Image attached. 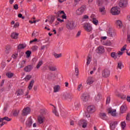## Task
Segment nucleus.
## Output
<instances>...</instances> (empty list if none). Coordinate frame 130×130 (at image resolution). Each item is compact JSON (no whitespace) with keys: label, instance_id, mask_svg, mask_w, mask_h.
Masks as SVG:
<instances>
[{"label":"nucleus","instance_id":"nucleus-1","mask_svg":"<svg viewBox=\"0 0 130 130\" xmlns=\"http://www.w3.org/2000/svg\"><path fill=\"white\" fill-rule=\"evenodd\" d=\"M95 112V107L93 106H89L87 107V111L85 112L86 117H90V113Z\"/></svg>","mask_w":130,"mask_h":130},{"label":"nucleus","instance_id":"nucleus-2","mask_svg":"<svg viewBox=\"0 0 130 130\" xmlns=\"http://www.w3.org/2000/svg\"><path fill=\"white\" fill-rule=\"evenodd\" d=\"M76 27V24L74 21H68L66 23V28L68 30H73Z\"/></svg>","mask_w":130,"mask_h":130},{"label":"nucleus","instance_id":"nucleus-3","mask_svg":"<svg viewBox=\"0 0 130 130\" xmlns=\"http://www.w3.org/2000/svg\"><path fill=\"white\" fill-rule=\"evenodd\" d=\"M86 11V6L83 5L80 8H78L76 11V14L78 16H81L83 15L85 11Z\"/></svg>","mask_w":130,"mask_h":130},{"label":"nucleus","instance_id":"nucleus-4","mask_svg":"<svg viewBox=\"0 0 130 130\" xmlns=\"http://www.w3.org/2000/svg\"><path fill=\"white\" fill-rule=\"evenodd\" d=\"M111 13L112 15H118L120 13V9L118 7H113L111 10Z\"/></svg>","mask_w":130,"mask_h":130},{"label":"nucleus","instance_id":"nucleus-5","mask_svg":"<svg viewBox=\"0 0 130 130\" xmlns=\"http://www.w3.org/2000/svg\"><path fill=\"white\" fill-rule=\"evenodd\" d=\"M84 29L86 31V32H91L93 28H92V26L90 23H85L83 26Z\"/></svg>","mask_w":130,"mask_h":130},{"label":"nucleus","instance_id":"nucleus-6","mask_svg":"<svg viewBox=\"0 0 130 130\" xmlns=\"http://www.w3.org/2000/svg\"><path fill=\"white\" fill-rule=\"evenodd\" d=\"M87 123L88 122H87V120L84 119L80 120L78 122L79 125L82 126L84 128L87 126Z\"/></svg>","mask_w":130,"mask_h":130},{"label":"nucleus","instance_id":"nucleus-7","mask_svg":"<svg viewBox=\"0 0 130 130\" xmlns=\"http://www.w3.org/2000/svg\"><path fill=\"white\" fill-rule=\"evenodd\" d=\"M30 111H31V110L30 109V108L29 107L24 108L22 111V115H23V116L28 115V114H30Z\"/></svg>","mask_w":130,"mask_h":130},{"label":"nucleus","instance_id":"nucleus-8","mask_svg":"<svg viewBox=\"0 0 130 130\" xmlns=\"http://www.w3.org/2000/svg\"><path fill=\"white\" fill-rule=\"evenodd\" d=\"M102 77L104 78H107L110 75V71L108 69H105L102 72Z\"/></svg>","mask_w":130,"mask_h":130},{"label":"nucleus","instance_id":"nucleus-9","mask_svg":"<svg viewBox=\"0 0 130 130\" xmlns=\"http://www.w3.org/2000/svg\"><path fill=\"white\" fill-rule=\"evenodd\" d=\"M127 5V0H120L119 6L120 8H124Z\"/></svg>","mask_w":130,"mask_h":130},{"label":"nucleus","instance_id":"nucleus-10","mask_svg":"<svg viewBox=\"0 0 130 130\" xmlns=\"http://www.w3.org/2000/svg\"><path fill=\"white\" fill-rule=\"evenodd\" d=\"M89 98H90V96L88 93H83L81 96V99L84 102H87L89 100Z\"/></svg>","mask_w":130,"mask_h":130},{"label":"nucleus","instance_id":"nucleus-11","mask_svg":"<svg viewBox=\"0 0 130 130\" xmlns=\"http://www.w3.org/2000/svg\"><path fill=\"white\" fill-rule=\"evenodd\" d=\"M62 98L64 100L67 99H71V98H73V95L70 93H64L62 95Z\"/></svg>","mask_w":130,"mask_h":130},{"label":"nucleus","instance_id":"nucleus-12","mask_svg":"<svg viewBox=\"0 0 130 130\" xmlns=\"http://www.w3.org/2000/svg\"><path fill=\"white\" fill-rule=\"evenodd\" d=\"M107 34L108 36H110V37H113V36H115L116 34L112 28H109L107 31Z\"/></svg>","mask_w":130,"mask_h":130},{"label":"nucleus","instance_id":"nucleus-13","mask_svg":"<svg viewBox=\"0 0 130 130\" xmlns=\"http://www.w3.org/2000/svg\"><path fill=\"white\" fill-rule=\"evenodd\" d=\"M32 123H33V121H32V118L29 117L26 121V125L27 127H31L32 126Z\"/></svg>","mask_w":130,"mask_h":130},{"label":"nucleus","instance_id":"nucleus-14","mask_svg":"<svg viewBox=\"0 0 130 130\" xmlns=\"http://www.w3.org/2000/svg\"><path fill=\"white\" fill-rule=\"evenodd\" d=\"M108 113H110L112 115V116H115L116 115V110L112 109L111 108H109L108 109Z\"/></svg>","mask_w":130,"mask_h":130},{"label":"nucleus","instance_id":"nucleus-15","mask_svg":"<svg viewBox=\"0 0 130 130\" xmlns=\"http://www.w3.org/2000/svg\"><path fill=\"white\" fill-rule=\"evenodd\" d=\"M58 17H61L62 19H67V16L64 14L63 11H59L57 12Z\"/></svg>","mask_w":130,"mask_h":130},{"label":"nucleus","instance_id":"nucleus-16","mask_svg":"<svg viewBox=\"0 0 130 130\" xmlns=\"http://www.w3.org/2000/svg\"><path fill=\"white\" fill-rule=\"evenodd\" d=\"M94 83V78L93 77H89L86 80L87 85H92Z\"/></svg>","mask_w":130,"mask_h":130},{"label":"nucleus","instance_id":"nucleus-17","mask_svg":"<svg viewBox=\"0 0 130 130\" xmlns=\"http://www.w3.org/2000/svg\"><path fill=\"white\" fill-rule=\"evenodd\" d=\"M91 18L92 19V23H93V24L95 25V26H97L98 24H99V21H98V19L94 17V15H91Z\"/></svg>","mask_w":130,"mask_h":130},{"label":"nucleus","instance_id":"nucleus-18","mask_svg":"<svg viewBox=\"0 0 130 130\" xmlns=\"http://www.w3.org/2000/svg\"><path fill=\"white\" fill-rule=\"evenodd\" d=\"M32 69H33V67H32V66L28 65L24 68V71L26 73H29L31 72V71H32Z\"/></svg>","mask_w":130,"mask_h":130},{"label":"nucleus","instance_id":"nucleus-19","mask_svg":"<svg viewBox=\"0 0 130 130\" xmlns=\"http://www.w3.org/2000/svg\"><path fill=\"white\" fill-rule=\"evenodd\" d=\"M99 12H100L102 15H105V14H106V11L105 10V7L103 6L100 7Z\"/></svg>","mask_w":130,"mask_h":130},{"label":"nucleus","instance_id":"nucleus-20","mask_svg":"<svg viewBox=\"0 0 130 130\" xmlns=\"http://www.w3.org/2000/svg\"><path fill=\"white\" fill-rule=\"evenodd\" d=\"M102 99V95L100 93H98L94 98V100H95V101H96V102H99V101H100V100H101Z\"/></svg>","mask_w":130,"mask_h":130},{"label":"nucleus","instance_id":"nucleus-21","mask_svg":"<svg viewBox=\"0 0 130 130\" xmlns=\"http://www.w3.org/2000/svg\"><path fill=\"white\" fill-rule=\"evenodd\" d=\"M104 51V47L103 46H101L96 49V52L98 53H103Z\"/></svg>","mask_w":130,"mask_h":130},{"label":"nucleus","instance_id":"nucleus-22","mask_svg":"<svg viewBox=\"0 0 130 130\" xmlns=\"http://www.w3.org/2000/svg\"><path fill=\"white\" fill-rule=\"evenodd\" d=\"M126 109H127L126 105H122L120 108V113H125V111H126Z\"/></svg>","mask_w":130,"mask_h":130},{"label":"nucleus","instance_id":"nucleus-23","mask_svg":"<svg viewBox=\"0 0 130 130\" xmlns=\"http://www.w3.org/2000/svg\"><path fill=\"white\" fill-rule=\"evenodd\" d=\"M54 92L57 93L60 91V86L58 85H55L53 87Z\"/></svg>","mask_w":130,"mask_h":130},{"label":"nucleus","instance_id":"nucleus-24","mask_svg":"<svg viewBox=\"0 0 130 130\" xmlns=\"http://www.w3.org/2000/svg\"><path fill=\"white\" fill-rule=\"evenodd\" d=\"M45 118L44 117V116H39L38 118V122L39 123H43V122H44Z\"/></svg>","mask_w":130,"mask_h":130},{"label":"nucleus","instance_id":"nucleus-25","mask_svg":"<svg viewBox=\"0 0 130 130\" xmlns=\"http://www.w3.org/2000/svg\"><path fill=\"white\" fill-rule=\"evenodd\" d=\"M100 117L104 120H106V119H107V116H106V114L105 113H101L100 114Z\"/></svg>","mask_w":130,"mask_h":130},{"label":"nucleus","instance_id":"nucleus-26","mask_svg":"<svg viewBox=\"0 0 130 130\" xmlns=\"http://www.w3.org/2000/svg\"><path fill=\"white\" fill-rule=\"evenodd\" d=\"M86 65L85 66L86 67H88V64H90V63L91 62V61L92 60V57L91 55H89L86 58Z\"/></svg>","mask_w":130,"mask_h":130},{"label":"nucleus","instance_id":"nucleus-27","mask_svg":"<svg viewBox=\"0 0 130 130\" xmlns=\"http://www.w3.org/2000/svg\"><path fill=\"white\" fill-rule=\"evenodd\" d=\"M18 36L19 34L16 32H12L11 35V37L12 38V39H17Z\"/></svg>","mask_w":130,"mask_h":130},{"label":"nucleus","instance_id":"nucleus-28","mask_svg":"<svg viewBox=\"0 0 130 130\" xmlns=\"http://www.w3.org/2000/svg\"><path fill=\"white\" fill-rule=\"evenodd\" d=\"M4 120H6V121H11L12 120V119L9 118L8 117H5L4 118H0V122H3Z\"/></svg>","mask_w":130,"mask_h":130},{"label":"nucleus","instance_id":"nucleus-29","mask_svg":"<svg viewBox=\"0 0 130 130\" xmlns=\"http://www.w3.org/2000/svg\"><path fill=\"white\" fill-rule=\"evenodd\" d=\"M16 94L17 96H21V95H23L24 94V90L23 89H18Z\"/></svg>","mask_w":130,"mask_h":130},{"label":"nucleus","instance_id":"nucleus-30","mask_svg":"<svg viewBox=\"0 0 130 130\" xmlns=\"http://www.w3.org/2000/svg\"><path fill=\"white\" fill-rule=\"evenodd\" d=\"M34 83H35L34 80H32L31 81H30V82H29V84L28 86V90H31V89H32V88H33Z\"/></svg>","mask_w":130,"mask_h":130},{"label":"nucleus","instance_id":"nucleus-31","mask_svg":"<svg viewBox=\"0 0 130 130\" xmlns=\"http://www.w3.org/2000/svg\"><path fill=\"white\" fill-rule=\"evenodd\" d=\"M116 24L118 28H122V22L120 20H116Z\"/></svg>","mask_w":130,"mask_h":130},{"label":"nucleus","instance_id":"nucleus-32","mask_svg":"<svg viewBox=\"0 0 130 130\" xmlns=\"http://www.w3.org/2000/svg\"><path fill=\"white\" fill-rule=\"evenodd\" d=\"M49 69L50 71H52L53 72H55L57 71V68H56V66H49Z\"/></svg>","mask_w":130,"mask_h":130},{"label":"nucleus","instance_id":"nucleus-33","mask_svg":"<svg viewBox=\"0 0 130 130\" xmlns=\"http://www.w3.org/2000/svg\"><path fill=\"white\" fill-rule=\"evenodd\" d=\"M26 64V61L25 60H22L21 62H19V64L20 66V68L22 69V68H24L25 67V64Z\"/></svg>","mask_w":130,"mask_h":130},{"label":"nucleus","instance_id":"nucleus-34","mask_svg":"<svg viewBox=\"0 0 130 130\" xmlns=\"http://www.w3.org/2000/svg\"><path fill=\"white\" fill-rule=\"evenodd\" d=\"M26 47V44H20L17 47V49H24Z\"/></svg>","mask_w":130,"mask_h":130},{"label":"nucleus","instance_id":"nucleus-35","mask_svg":"<svg viewBox=\"0 0 130 130\" xmlns=\"http://www.w3.org/2000/svg\"><path fill=\"white\" fill-rule=\"evenodd\" d=\"M123 68V64H122V62L119 61L118 62V66H117V69H119V70H121Z\"/></svg>","mask_w":130,"mask_h":130},{"label":"nucleus","instance_id":"nucleus-36","mask_svg":"<svg viewBox=\"0 0 130 130\" xmlns=\"http://www.w3.org/2000/svg\"><path fill=\"white\" fill-rule=\"evenodd\" d=\"M116 127V124L115 123L110 124V128L111 130H114V129Z\"/></svg>","mask_w":130,"mask_h":130},{"label":"nucleus","instance_id":"nucleus-37","mask_svg":"<svg viewBox=\"0 0 130 130\" xmlns=\"http://www.w3.org/2000/svg\"><path fill=\"white\" fill-rule=\"evenodd\" d=\"M43 64V61L40 60L39 62L38 63L36 68L38 69L40 68L41 66H42Z\"/></svg>","mask_w":130,"mask_h":130},{"label":"nucleus","instance_id":"nucleus-38","mask_svg":"<svg viewBox=\"0 0 130 130\" xmlns=\"http://www.w3.org/2000/svg\"><path fill=\"white\" fill-rule=\"evenodd\" d=\"M117 53L113 52L111 53V56L113 57V58H114V59H116L118 56H117Z\"/></svg>","mask_w":130,"mask_h":130},{"label":"nucleus","instance_id":"nucleus-39","mask_svg":"<svg viewBox=\"0 0 130 130\" xmlns=\"http://www.w3.org/2000/svg\"><path fill=\"white\" fill-rule=\"evenodd\" d=\"M53 113L56 116H59V114H58V112H57V111L56 110V108L54 107L53 110Z\"/></svg>","mask_w":130,"mask_h":130},{"label":"nucleus","instance_id":"nucleus-40","mask_svg":"<svg viewBox=\"0 0 130 130\" xmlns=\"http://www.w3.org/2000/svg\"><path fill=\"white\" fill-rule=\"evenodd\" d=\"M7 77L8 78H11L14 76V73H12L11 72H8L6 74Z\"/></svg>","mask_w":130,"mask_h":130},{"label":"nucleus","instance_id":"nucleus-41","mask_svg":"<svg viewBox=\"0 0 130 130\" xmlns=\"http://www.w3.org/2000/svg\"><path fill=\"white\" fill-rule=\"evenodd\" d=\"M104 45H106V46H111L112 44L111 43V42L108 41L104 44Z\"/></svg>","mask_w":130,"mask_h":130},{"label":"nucleus","instance_id":"nucleus-42","mask_svg":"<svg viewBox=\"0 0 130 130\" xmlns=\"http://www.w3.org/2000/svg\"><path fill=\"white\" fill-rule=\"evenodd\" d=\"M11 51V46H8L6 47L5 52L6 53H9L10 51Z\"/></svg>","mask_w":130,"mask_h":130},{"label":"nucleus","instance_id":"nucleus-43","mask_svg":"<svg viewBox=\"0 0 130 130\" xmlns=\"http://www.w3.org/2000/svg\"><path fill=\"white\" fill-rule=\"evenodd\" d=\"M121 126L122 128V129H124V128L125 126H126V124L125 123V122H121Z\"/></svg>","mask_w":130,"mask_h":130},{"label":"nucleus","instance_id":"nucleus-44","mask_svg":"<svg viewBox=\"0 0 130 130\" xmlns=\"http://www.w3.org/2000/svg\"><path fill=\"white\" fill-rule=\"evenodd\" d=\"M80 105L79 103H75V109H76V110H78L79 109V108H80Z\"/></svg>","mask_w":130,"mask_h":130},{"label":"nucleus","instance_id":"nucleus-45","mask_svg":"<svg viewBox=\"0 0 130 130\" xmlns=\"http://www.w3.org/2000/svg\"><path fill=\"white\" fill-rule=\"evenodd\" d=\"M55 20V17L54 16H52L50 18V20L49 21V23L51 24H52L53 23V21Z\"/></svg>","mask_w":130,"mask_h":130},{"label":"nucleus","instance_id":"nucleus-46","mask_svg":"<svg viewBox=\"0 0 130 130\" xmlns=\"http://www.w3.org/2000/svg\"><path fill=\"white\" fill-rule=\"evenodd\" d=\"M54 56H55V58H59V57H61V54L54 53Z\"/></svg>","mask_w":130,"mask_h":130},{"label":"nucleus","instance_id":"nucleus-47","mask_svg":"<svg viewBox=\"0 0 130 130\" xmlns=\"http://www.w3.org/2000/svg\"><path fill=\"white\" fill-rule=\"evenodd\" d=\"M31 78H32L31 75H27L24 78V80L26 81H28L29 80H30V79H31Z\"/></svg>","mask_w":130,"mask_h":130},{"label":"nucleus","instance_id":"nucleus-48","mask_svg":"<svg viewBox=\"0 0 130 130\" xmlns=\"http://www.w3.org/2000/svg\"><path fill=\"white\" fill-rule=\"evenodd\" d=\"M83 89V85L82 84H79L77 87L78 91H81Z\"/></svg>","mask_w":130,"mask_h":130},{"label":"nucleus","instance_id":"nucleus-49","mask_svg":"<svg viewBox=\"0 0 130 130\" xmlns=\"http://www.w3.org/2000/svg\"><path fill=\"white\" fill-rule=\"evenodd\" d=\"M79 69H78V68L76 67L75 68V75L76 76H77V77H78V76H79Z\"/></svg>","mask_w":130,"mask_h":130},{"label":"nucleus","instance_id":"nucleus-50","mask_svg":"<svg viewBox=\"0 0 130 130\" xmlns=\"http://www.w3.org/2000/svg\"><path fill=\"white\" fill-rule=\"evenodd\" d=\"M19 114V110H16L13 113V115L14 116H17V115Z\"/></svg>","mask_w":130,"mask_h":130},{"label":"nucleus","instance_id":"nucleus-51","mask_svg":"<svg viewBox=\"0 0 130 130\" xmlns=\"http://www.w3.org/2000/svg\"><path fill=\"white\" fill-rule=\"evenodd\" d=\"M53 76V74H49L48 75V80H52Z\"/></svg>","mask_w":130,"mask_h":130},{"label":"nucleus","instance_id":"nucleus-52","mask_svg":"<svg viewBox=\"0 0 130 130\" xmlns=\"http://www.w3.org/2000/svg\"><path fill=\"white\" fill-rule=\"evenodd\" d=\"M26 54L27 57H29V56H30V54H31V51H27L26 52Z\"/></svg>","mask_w":130,"mask_h":130},{"label":"nucleus","instance_id":"nucleus-53","mask_svg":"<svg viewBox=\"0 0 130 130\" xmlns=\"http://www.w3.org/2000/svg\"><path fill=\"white\" fill-rule=\"evenodd\" d=\"M117 54L118 57H120V55H122V54H123V52L119 51L117 53Z\"/></svg>","mask_w":130,"mask_h":130},{"label":"nucleus","instance_id":"nucleus-54","mask_svg":"<svg viewBox=\"0 0 130 130\" xmlns=\"http://www.w3.org/2000/svg\"><path fill=\"white\" fill-rule=\"evenodd\" d=\"M81 36V31H79L76 34V38H79Z\"/></svg>","mask_w":130,"mask_h":130},{"label":"nucleus","instance_id":"nucleus-55","mask_svg":"<svg viewBox=\"0 0 130 130\" xmlns=\"http://www.w3.org/2000/svg\"><path fill=\"white\" fill-rule=\"evenodd\" d=\"M32 49L34 51H36V50H37L38 49V47L37 46H34L32 47Z\"/></svg>","mask_w":130,"mask_h":130},{"label":"nucleus","instance_id":"nucleus-56","mask_svg":"<svg viewBox=\"0 0 130 130\" xmlns=\"http://www.w3.org/2000/svg\"><path fill=\"white\" fill-rule=\"evenodd\" d=\"M12 57L14 59H16V58L17 57H18V54H14L12 55Z\"/></svg>","mask_w":130,"mask_h":130},{"label":"nucleus","instance_id":"nucleus-57","mask_svg":"<svg viewBox=\"0 0 130 130\" xmlns=\"http://www.w3.org/2000/svg\"><path fill=\"white\" fill-rule=\"evenodd\" d=\"M110 102V98L108 96L107 98V100H106V104H109Z\"/></svg>","mask_w":130,"mask_h":130},{"label":"nucleus","instance_id":"nucleus-58","mask_svg":"<svg viewBox=\"0 0 130 130\" xmlns=\"http://www.w3.org/2000/svg\"><path fill=\"white\" fill-rule=\"evenodd\" d=\"M126 49V45H124V46L121 49V51H124Z\"/></svg>","mask_w":130,"mask_h":130},{"label":"nucleus","instance_id":"nucleus-59","mask_svg":"<svg viewBox=\"0 0 130 130\" xmlns=\"http://www.w3.org/2000/svg\"><path fill=\"white\" fill-rule=\"evenodd\" d=\"M18 17L22 18V19H25V17L23 16V15L21 13L18 14Z\"/></svg>","mask_w":130,"mask_h":130},{"label":"nucleus","instance_id":"nucleus-60","mask_svg":"<svg viewBox=\"0 0 130 130\" xmlns=\"http://www.w3.org/2000/svg\"><path fill=\"white\" fill-rule=\"evenodd\" d=\"M14 9L15 10H18V9H19V7H18V5L17 4H15L14 6Z\"/></svg>","mask_w":130,"mask_h":130},{"label":"nucleus","instance_id":"nucleus-61","mask_svg":"<svg viewBox=\"0 0 130 130\" xmlns=\"http://www.w3.org/2000/svg\"><path fill=\"white\" fill-rule=\"evenodd\" d=\"M57 21H58V22H60V23H62L63 22V19H60V18H57Z\"/></svg>","mask_w":130,"mask_h":130},{"label":"nucleus","instance_id":"nucleus-62","mask_svg":"<svg viewBox=\"0 0 130 130\" xmlns=\"http://www.w3.org/2000/svg\"><path fill=\"white\" fill-rule=\"evenodd\" d=\"M7 110H8V106H6L4 108V112H6V111H7Z\"/></svg>","mask_w":130,"mask_h":130},{"label":"nucleus","instance_id":"nucleus-63","mask_svg":"<svg viewBox=\"0 0 130 130\" xmlns=\"http://www.w3.org/2000/svg\"><path fill=\"white\" fill-rule=\"evenodd\" d=\"M37 41V39H35L34 40H32V41H30V43H33V42H36Z\"/></svg>","mask_w":130,"mask_h":130},{"label":"nucleus","instance_id":"nucleus-64","mask_svg":"<svg viewBox=\"0 0 130 130\" xmlns=\"http://www.w3.org/2000/svg\"><path fill=\"white\" fill-rule=\"evenodd\" d=\"M126 100L128 102H130V96H127V98H126Z\"/></svg>","mask_w":130,"mask_h":130}]
</instances>
